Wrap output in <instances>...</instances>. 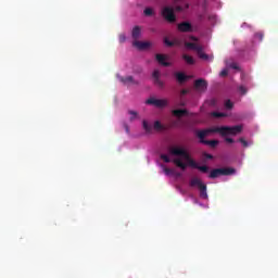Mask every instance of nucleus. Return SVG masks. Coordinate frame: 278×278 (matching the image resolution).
<instances>
[{"instance_id": "obj_1", "label": "nucleus", "mask_w": 278, "mask_h": 278, "mask_svg": "<svg viewBox=\"0 0 278 278\" xmlns=\"http://www.w3.org/2000/svg\"><path fill=\"white\" fill-rule=\"evenodd\" d=\"M168 153L169 155H175L176 157H182L184 160H186V162H188V166H190L191 168H197L201 173H208L210 170L208 166L206 165L201 166L197 164V161H194V159L190 156V153H188V150L185 149L184 147L172 146L168 148Z\"/></svg>"}, {"instance_id": "obj_2", "label": "nucleus", "mask_w": 278, "mask_h": 278, "mask_svg": "<svg viewBox=\"0 0 278 278\" xmlns=\"http://www.w3.org/2000/svg\"><path fill=\"white\" fill-rule=\"evenodd\" d=\"M208 134H220L223 137L226 136H238V134H242V126L236 125V126H220V127H212L207 128L205 130H199L197 132V137L200 140H203L206 138Z\"/></svg>"}, {"instance_id": "obj_3", "label": "nucleus", "mask_w": 278, "mask_h": 278, "mask_svg": "<svg viewBox=\"0 0 278 278\" xmlns=\"http://www.w3.org/2000/svg\"><path fill=\"white\" fill-rule=\"evenodd\" d=\"M189 186L190 188H199L201 199H207V185L203 184L199 177L191 178Z\"/></svg>"}, {"instance_id": "obj_4", "label": "nucleus", "mask_w": 278, "mask_h": 278, "mask_svg": "<svg viewBox=\"0 0 278 278\" xmlns=\"http://www.w3.org/2000/svg\"><path fill=\"white\" fill-rule=\"evenodd\" d=\"M236 175V168L233 167H223V168H215L212 169L208 177L210 179H216V177Z\"/></svg>"}, {"instance_id": "obj_5", "label": "nucleus", "mask_w": 278, "mask_h": 278, "mask_svg": "<svg viewBox=\"0 0 278 278\" xmlns=\"http://www.w3.org/2000/svg\"><path fill=\"white\" fill-rule=\"evenodd\" d=\"M162 16L168 23H175V21H177V17L175 16V10L173 8H170V7H165L162 10Z\"/></svg>"}, {"instance_id": "obj_6", "label": "nucleus", "mask_w": 278, "mask_h": 278, "mask_svg": "<svg viewBox=\"0 0 278 278\" xmlns=\"http://www.w3.org/2000/svg\"><path fill=\"white\" fill-rule=\"evenodd\" d=\"M146 103L148 105H154V108H166L168 105V100L166 99H155V98H149Z\"/></svg>"}, {"instance_id": "obj_7", "label": "nucleus", "mask_w": 278, "mask_h": 278, "mask_svg": "<svg viewBox=\"0 0 278 278\" xmlns=\"http://www.w3.org/2000/svg\"><path fill=\"white\" fill-rule=\"evenodd\" d=\"M152 79H153L154 86H157L159 88H164V81L160 79V70H155L152 73Z\"/></svg>"}, {"instance_id": "obj_8", "label": "nucleus", "mask_w": 278, "mask_h": 278, "mask_svg": "<svg viewBox=\"0 0 278 278\" xmlns=\"http://www.w3.org/2000/svg\"><path fill=\"white\" fill-rule=\"evenodd\" d=\"M194 88L195 90H207V81L203 78L197 79L194 81Z\"/></svg>"}, {"instance_id": "obj_9", "label": "nucleus", "mask_w": 278, "mask_h": 278, "mask_svg": "<svg viewBox=\"0 0 278 278\" xmlns=\"http://www.w3.org/2000/svg\"><path fill=\"white\" fill-rule=\"evenodd\" d=\"M178 30L182 31V33H190L192 31V24H190V22H182L180 24H178Z\"/></svg>"}, {"instance_id": "obj_10", "label": "nucleus", "mask_w": 278, "mask_h": 278, "mask_svg": "<svg viewBox=\"0 0 278 278\" xmlns=\"http://www.w3.org/2000/svg\"><path fill=\"white\" fill-rule=\"evenodd\" d=\"M134 47H137L140 51H144V49H149L151 47V42L149 41H134Z\"/></svg>"}, {"instance_id": "obj_11", "label": "nucleus", "mask_w": 278, "mask_h": 278, "mask_svg": "<svg viewBox=\"0 0 278 278\" xmlns=\"http://www.w3.org/2000/svg\"><path fill=\"white\" fill-rule=\"evenodd\" d=\"M119 81L126 86H129L130 84L138 85V81L134 79V76L119 77Z\"/></svg>"}, {"instance_id": "obj_12", "label": "nucleus", "mask_w": 278, "mask_h": 278, "mask_svg": "<svg viewBox=\"0 0 278 278\" xmlns=\"http://www.w3.org/2000/svg\"><path fill=\"white\" fill-rule=\"evenodd\" d=\"M175 77L177 79L178 83L180 84H186V81H188V79H190V77L181 72H178L175 74Z\"/></svg>"}, {"instance_id": "obj_13", "label": "nucleus", "mask_w": 278, "mask_h": 278, "mask_svg": "<svg viewBox=\"0 0 278 278\" xmlns=\"http://www.w3.org/2000/svg\"><path fill=\"white\" fill-rule=\"evenodd\" d=\"M185 47L187 49H191V51H198L201 50L203 48V46H199V43H194V42H185Z\"/></svg>"}, {"instance_id": "obj_14", "label": "nucleus", "mask_w": 278, "mask_h": 278, "mask_svg": "<svg viewBox=\"0 0 278 278\" xmlns=\"http://www.w3.org/2000/svg\"><path fill=\"white\" fill-rule=\"evenodd\" d=\"M141 34H142V29L140 28V26H135L132 28L131 37L134 38L135 41H137L138 38H140Z\"/></svg>"}, {"instance_id": "obj_15", "label": "nucleus", "mask_w": 278, "mask_h": 278, "mask_svg": "<svg viewBox=\"0 0 278 278\" xmlns=\"http://www.w3.org/2000/svg\"><path fill=\"white\" fill-rule=\"evenodd\" d=\"M156 61L161 66H170V63L166 62V55L164 54H156Z\"/></svg>"}, {"instance_id": "obj_16", "label": "nucleus", "mask_w": 278, "mask_h": 278, "mask_svg": "<svg viewBox=\"0 0 278 278\" xmlns=\"http://www.w3.org/2000/svg\"><path fill=\"white\" fill-rule=\"evenodd\" d=\"M201 144H207L212 149H215V147H218V140H205V139H200Z\"/></svg>"}, {"instance_id": "obj_17", "label": "nucleus", "mask_w": 278, "mask_h": 278, "mask_svg": "<svg viewBox=\"0 0 278 278\" xmlns=\"http://www.w3.org/2000/svg\"><path fill=\"white\" fill-rule=\"evenodd\" d=\"M173 163L181 170H186V168H188V164L184 163L181 159H174Z\"/></svg>"}, {"instance_id": "obj_18", "label": "nucleus", "mask_w": 278, "mask_h": 278, "mask_svg": "<svg viewBox=\"0 0 278 278\" xmlns=\"http://www.w3.org/2000/svg\"><path fill=\"white\" fill-rule=\"evenodd\" d=\"M173 114L177 117V118H181V116H188V110L186 109H178V110H174Z\"/></svg>"}, {"instance_id": "obj_19", "label": "nucleus", "mask_w": 278, "mask_h": 278, "mask_svg": "<svg viewBox=\"0 0 278 278\" xmlns=\"http://www.w3.org/2000/svg\"><path fill=\"white\" fill-rule=\"evenodd\" d=\"M198 58H200V60H210V55L205 54V52H203V48L201 50H199L197 52Z\"/></svg>"}, {"instance_id": "obj_20", "label": "nucleus", "mask_w": 278, "mask_h": 278, "mask_svg": "<svg viewBox=\"0 0 278 278\" xmlns=\"http://www.w3.org/2000/svg\"><path fill=\"white\" fill-rule=\"evenodd\" d=\"M182 60H185V62H187L190 65L194 64V58H192V56H190L188 54H184L182 55Z\"/></svg>"}, {"instance_id": "obj_21", "label": "nucleus", "mask_w": 278, "mask_h": 278, "mask_svg": "<svg viewBox=\"0 0 278 278\" xmlns=\"http://www.w3.org/2000/svg\"><path fill=\"white\" fill-rule=\"evenodd\" d=\"M142 125H143V129L147 131V134H151L153 128L151 127V125H149V122L143 121Z\"/></svg>"}, {"instance_id": "obj_22", "label": "nucleus", "mask_w": 278, "mask_h": 278, "mask_svg": "<svg viewBox=\"0 0 278 278\" xmlns=\"http://www.w3.org/2000/svg\"><path fill=\"white\" fill-rule=\"evenodd\" d=\"M211 116H213L214 118H225L227 115L220 112H212Z\"/></svg>"}, {"instance_id": "obj_23", "label": "nucleus", "mask_w": 278, "mask_h": 278, "mask_svg": "<svg viewBox=\"0 0 278 278\" xmlns=\"http://www.w3.org/2000/svg\"><path fill=\"white\" fill-rule=\"evenodd\" d=\"M154 129H156V131H162V129H164V125H162L160 121H156L154 122Z\"/></svg>"}, {"instance_id": "obj_24", "label": "nucleus", "mask_w": 278, "mask_h": 278, "mask_svg": "<svg viewBox=\"0 0 278 278\" xmlns=\"http://www.w3.org/2000/svg\"><path fill=\"white\" fill-rule=\"evenodd\" d=\"M128 114H130V121H136V118H138V112L136 111H128Z\"/></svg>"}, {"instance_id": "obj_25", "label": "nucleus", "mask_w": 278, "mask_h": 278, "mask_svg": "<svg viewBox=\"0 0 278 278\" xmlns=\"http://www.w3.org/2000/svg\"><path fill=\"white\" fill-rule=\"evenodd\" d=\"M143 14L146 16H153V9L151 8H146L144 11H143Z\"/></svg>"}, {"instance_id": "obj_26", "label": "nucleus", "mask_w": 278, "mask_h": 278, "mask_svg": "<svg viewBox=\"0 0 278 278\" xmlns=\"http://www.w3.org/2000/svg\"><path fill=\"white\" fill-rule=\"evenodd\" d=\"M238 90H239L240 94H247V92H249V89H247V87H244L242 85L238 87Z\"/></svg>"}, {"instance_id": "obj_27", "label": "nucleus", "mask_w": 278, "mask_h": 278, "mask_svg": "<svg viewBox=\"0 0 278 278\" xmlns=\"http://www.w3.org/2000/svg\"><path fill=\"white\" fill-rule=\"evenodd\" d=\"M225 108H226V110H232L233 109V102H231V100H227L225 102Z\"/></svg>"}, {"instance_id": "obj_28", "label": "nucleus", "mask_w": 278, "mask_h": 278, "mask_svg": "<svg viewBox=\"0 0 278 278\" xmlns=\"http://www.w3.org/2000/svg\"><path fill=\"white\" fill-rule=\"evenodd\" d=\"M238 141L242 143V147H244V149L249 147V141H247L244 138H239Z\"/></svg>"}, {"instance_id": "obj_29", "label": "nucleus", "mask_w": 278, "mask_h": 278, "mask_svg": "<svg viewBox=\"0 0 278 278\" xmlns=\"http://www.w3.org/2000/svg\"><path fill=\"white\" fill-rule=\"evenodd\" d=\"M161 160H163L165 164H169L170 162V157H168L166 154H161Z\"/></svg>"}, {"instance_id": "obj_30", "label": "nucleus", "mask_w": 278, "mask_h": 278, "mask_svg": "<svg viewBox=\"0 0 278 278\" xmlns=\"http://www.w3.org/2000/svg\"><path fill=\"white\" fill-rule=\"evenodd\" d=\"M164 43L166 45V47H175V42L168 40V38H165V39H164Z\"/></svg>"}, {"instance_id": "obj_31", "label": "nucleus", "mask_w": 278, "mask_h": 278, "mask_svg": "<svg viewBox=\"0 0 278 278\" xmlns=\"http://www.w3.org/2000/svg\"><path fill=\"white\" fill-rule=\"evenodd\" d=\"M255 38H257V40H260L262 42L264 40V34L263 33H256Z\"/></svg>"}, {"instance_id": "obj_32", "label": "nucleus", "mask_w": 278, "mask_h": 278, "mask_svg": "<svg viewBox=\"0 0 278 278\" xmlns=\"http://www.w3.org/2000/svg\"><path fill=\"white\" fill-rule=\"evenodd\" d=\"M203 156L206 159V160H214V155L207 153V152H204L203 153Z\"/></svg>"}, {"instance_id": "obj_33", "label": "nucleus", "mask_w": 278, "mask_h": 278, "mask_svg": "<svg viewBox=\"0 0 278 278\" xmlns=\"http://www.w3.org/2000/svg\"><path fill=\"white\" fill-rule=\"evenodd\" d=\"M220 77H227V75H229V71L227 70H223L220 73H219Z\"/></svg>"}, {"instance_id": "obj_34", "label": "nucleus", "mask_w": 278, "mask_h": 278, "mask_svg": "<svg viewBox=\"0 0 278 278\" xmlns=\"http://www.w3.org/2000/svg\"><path fill=\"white\" fill-rule=\"evenodd\" d=\"M225 141L228 142L229 144H233L235 142L233 138H230V137H226Z\"/></svg>"}, {"instance_id": "obj_35", "label": "nucleus", "mask_w": 278, "mask_h": 278, "mask_svg": "<svg viewBox=\"0 0 278 278\" xmlns=\"http://www.w3.org/2000/svg\"><path fill=\"white\" fill-rule=\"evenodd\" d=\"M164 173L165 175H170V173H173V169L168 168V167H164Z\"/></svg>"}, {"instance_id": "obj_36", "label": "nucleus", "mask_w": 278, "mask_h": 278, "mask_svg": "<svg viewBox=\"0 0 278 278\" xmlns=\"http://www.w3.org/2000/svg\"><path fill=\"white\" fill-rule=\"evenodd\" d=\"M175 10H176V12H184V8L180 7V5H177V7L175 8Z\"/></svg>"}, {"instance_id": "obj_37", "label": "nucleus", "mask_w": 278, "mask_h": 278, "mask_svg": "<svg viewBox=\"0 0 278 278\" xmlns=\"http://www.w3.org/2000/svg\"><path fill=\"white\" fill-rule=\"evenodd\" d=\"M190 40H193V42H198L199 41V38L194 37V36H191L190 37Z\"/></svg>"}, {"instance_id": "obj_38", "label": "nucleus", "mask_w": 278, "mask_h": 278, "mask_svg": "<svg viewBox=\"0 0 278 278\" xmlns=\"http://www.w3.org/2000/svg\"><path fill=\"white\" fill-rule=\"evenodd\" d=\"M230 66H231V68H235V71L238 70V65H236V63H232Z\"/></svg>"}, {"instance_id": "obj_39", "label": "nucleus", "mask_w": 278, "mask_h": 278, "mask_svg": "<svg viewBox=\"0 0 278 278\" xmlns=\"http://www.w3.org/2000/svg\"><path fill=\"white\" fill-rule=\"evenodd\" d=\"M121 42H125V36L119 37Z\"/></svg>"}, {"instance_id": "obj_40", "label": "nucleus", "mask_w": 278, "mask_h": 278, "mask_svg": "<svg viewBox=\"0 0 278 278\" xmlns=\"http://www.w3.org/2000/svg\"><path fill=\"white\" fill-rule=\"evenodd\" d=\"M181 94H188V90L182 89V90H181Z\"/></svg>"}, {"instance_id": "obj_41", "label": "nucleus", "mask_w": 278, "mask_h": 278, "mask_svg": "<svg viewBox=\"0 0 278 278\" xmlns=\"http://www.w3.org/2000/svg\"><path fill=\"white\" fill-rule=\"evenodd\" d=\"M211 103H212V105H214V103H216V100H212Z\"/></svg>"}, {"instance_id": "obj_42", "label": "nucleus", "mask_w": 278, "mask_h": 278, "mask_svg": "<svg viewBox=\"0 0 278 278\" xmlns=\"http://www.w3.org/2000/svg\"><path fill=\"white\" fill-rule=\"evenodd\" d=\"M190 8L188 4H186V9Z\"/></svg>"}]
</instances>
